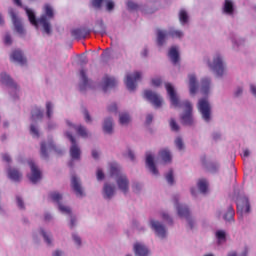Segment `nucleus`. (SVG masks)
Instances as JSON below:
<instances>
[{
	"label": "nucleus",
	"instance_id": "obj_1",
	"mask_svg": "<svg viewBox=\"0 0 256 256\" xmlns=\"http://www.w3.org/2000/svg\"><path fill=\"white\" fill-rule=\"evenodd\" d=\"M110 174L112 177L116 176V183L120 191L127 194L129 192V179L127 178V175L121 173V170L116 166H111Z\"/></svg>",
	"mask_w": 256,
	"mask_h": 256
},
{
	"label": "nucleus",
	"instance_id": "obj_2",
	"mask_svg": "<svg viewBox=\"0 0 256 256\" xmlns=\"http://www.w3.org/2000/svg\"><path fill=\"white\" fill-rule=\"evenodd\" d=\"M167 35L172 37V39H181V37H183V32L181 30L170 29L167 33L165 30L158 29L156 41L159 47H163V45H165V39H167Z\"/></svg>",
	"mask_w": 256,
	"mask_h": 256
},
{
	"label": "nucleus",
	"instance_id": "obj_3",
	"mask_svg": "<svg viewBox=\"0 0 256 256\" xmlns=\"http://www.w3.org/2000/svg\"><path fill=\"white\" fill-rule=\"evenodd\" d=\"M44 13H45V15H42L38 21H39L40 25H42L45 33H47V35H50L51 23H49V19H53V17H54L53 7H51L49 4H45L44 5Z\"/></svg>",
	"mask_w": 256,
	"mask_h": 256
},
{
	"label": "nucleus",
	"instance_id": "obj_4",
	"mask_svg": "<svg viewBox=\"0 0 256 256\" xmlns=\"http://www.w3.org/2000/svg\"><path fill=\"white\" fill-rule=\"evenodd\" d=\"M198 111L206 123L211 121V104H209L207 98H202L198 101Z\"/></svg>",
	"mask_w": 256,
	"mask_h": 256
},
{
	"label": "nucleus",
	"instance_id": "obj_5",
	"mask_svg": "<svg viewBox=\"0 0 256 256\" xmlns=\"http://www.w3.org/2000/svg\"><path fill=\"white\" fill-rule=\"evenodd\" d=\"M182 105L184 107V114L181 117L182 123L184 125H193V105L187 100Z\"/></svg>",
	"mask_w": 256,
	"mask_h": 256
},
{
	"label": "nucleus",
	"instance_id": "obj_6",
	"mask_svg": "<svg viewBox=\"0 0 256 256\" xmlns=\"http://www.w3.org/2000/svg\"><path fill=\"white\" fill-rule=\"evenodd\" d=\"M175 206L179 217L184 218L188 221L190 229H193V220H191V212L189 208L183 204H179L175 198Z\"/></svg>",
	"mask_w": 256,
	"mask_h": 256
},
{
	"label": "nucleus",
	"instance_id": "obj_7",
	"mask_svg": "<svg viewBox=\"0 0 256 256\" xmlns=\"http://www.w3.org/2000/svg\"><path fill=\"white\" fill-rule=\"evenodd\" d=\"M141 81V72H135L134 75L127 74L124 81L128 91H135L137 89V82Z\"/></svg>",
	"mask_w": 256,
	"mask_h": 256
},
{
	"label": "nucleus",
	"instance_id": "obj_8",
	"mask_svg": "<svg viewBox=\"0 0 256 256\" xmlns=\"http://www.w3.org/2000/svg\"><path fill=\"white\" fill-rule=\"evenodd\" d=\"M66 137H68L69 141L72 143L70 148V156L72 159H81V149L77 145V141L75 137H73L72 133L67 132Z\"/></svg>",
	"mask_w": 256,
	"mask_h": 256
},
{
	"label": "nucleus",
	"instance_id": "obj_9",
	"mask_svg": "<svg viewBox=\"0 0 256 256\" xmlns=\"http://www.w3.org/2000/svg\"><path fill=\"white\" fill-rule=\"evenodd\" d=\"M209 67L213 70L216 71V74L218 77L223 76V73H225V65L223 64V59L221 56L217 55L212 64H209Z\"/></svg>",
	"mask_w": 256,
	"mask_h": 256
},
{
	"label": "nucleus",
	"instance_id": "obj_10",
	"mask_svg": "<svg viewBox=\"0 0 256 256\" xmlns=\"http://www.w3.org/2000/svg\"><path fill=\"white\" fill-rule=\"evenodd\" d=\"M50 198L54 203H58L59 211L61 213H65L66 215H71V208L64 206L61 204V199H63V195L59 194L58 192L50 193Z\"/></svg>",
	"mask_w": 256,
	"mask_h": 256
},
{
	"label": "nucleus",
	"instance_id": "obj_11",
	"mask_svg": "<svg viewBox=\"0 0 256 256\" xmlns=\"http://www.w3.org/2000/svg\"><path fill=\"white\" fill-rule=\"evenodd\" d=\"M144 97H145V99L150 101V103H152V105H154V107H161V105L163 103L161 96H159L157 93H155L151 90H145Z\"/></svg>",
	"mask_w": 256,
	"mask_h": 256
},
{
	"label": "nucleus",
	"instance_id": "obj_12",
	"mask_svg": "<svg viewBox=\"0 0 256 256\" xmlns=\"http://www.w3.org/2000/svg\"><path fill=\"white\" fill-rule=\"evenodd\" d=\"M9 15L12 19V23L17 33H19L20 35H23V33H25V29H23V24L21 23V19H19V17L17 16V13H15V10H13V8L9 9Z\"/></svg>",
	"mask_w": 256,
	"mask_h": 256
},
{
	"label": "nucleus",
	"instance_id": "obj_13",
	"mask_svg": "<svg viewBox=\"0 0 256 256\" xmlns=\"http://www.w3.org/2000/svg\"><path fill=\"white\" fill-rule=\"evenodd\" d=\"M47 149L50 151H56L57 152V146L53 143V140H50L47 142H42L40 145V155L42 159H47L49 157V154L47 153Z\"/></svg>",
	"mask_w": 256,
	"mask_h": 256
},
{
	"label": "nucleus",
	"instance_id": "obj_14",
	"mask_svg": "<svg viewBox=\"0 0 256 256\" xmlns=\"http://www.w3.org/2000/svg\"><path fill=\"white\" fill-rule=\"evenodd\" d=\"M167 93L170 97V101L174 107H181V103L179 102V97H177V93L175 92V88H173V85L171 83L165 84Z\"/></svg>",
	"mask_w": 256,
	"mask_h": 256
},
{
	"label": "nucleus",
	"instance_id": "obj_15",
	"mask_svg": "<svg viewBox=\"0 0 256 256\" xmlns=\"http://www.w3.org/2000/svg\"><path fill=\"white\" fill-rule=\"evenodd\" d=\"M29 166L31 169V175L29 176V180L31 183H37L41 179V170L35 165V162L29 161Z\"/></svg>",
	"mask_w": 256,
	"mask_h": 256
},
{
	"label": "nucleus",
	"instance_id": "obj_16",
	"mask_svg": "<svg viewBox=\"0 0 256 256\" xmlns=\"http://www.w3.org/2000/svg\"><path fill=\"white\" fill-rule=\"evenodd\" d=\"M152 229L155 231L156 235L158 237H161L162 239H165L167 235V230L165 229V226H163L159 221L151 220L150 222Z\"/></svg>",
	"mask_w": 256,
	"mask_h": 256
},
{
	"label": "nucleus",
	"instance_id": "obj_17",
	"mask_svg": "<svg viewBox=\"0 0 256 256\" xmlns=\"http://www.w3.org/2000/svg\"><path fill=\"white\" fill-rule=\"evenodd\" d=\"M0 83L9 87L11 91H17L19 89L17 84L13 82V79L11 76L7 75V73H2L0 75Z\"/></svg>",
	"mask_w": 256,
	"mask_h": 256
},
{
	"label": "nucleus",
	"instance_id": "obj_18",
	"mask_svg": "<svg viewBox=\"0 0 256 256\" xmlns=\"http://www.w3.org/2000/svg\"><path fill=\"white\" fill-rule=\"evenodd\" d=\"M11 61L19 63V65H25L27 63V58L23 56V52L20 50H14L10 56Z\"/></svg>",
	"mask_w": 256,
	"mask_h": 256
},
{
	"label": "nucleus",
	"instance_id": "obj_19",
	"mask_svg": "<svg viewBox=\"0 0 256 256\" xmlns=\"http://www.w3.org/2000/svg\"><path fill=\"white\" fill-rule=\"evenodd\" d=\"M71 187L78 197H83V188L81 187V183L79 182V178H77V176H72Z\"/></svg>",
	"mask_w": 256,
	"mask_h": 256
},
{
	"label": "nucleus",
	"instance_id": "obj_20",
	"mask_svg": "<svg viewBox=\"0 0 256 256\" xmlns=\"http://www.w3.org/2000/svg\"><path fill=\"white\" fill-rule=\"evenodd\" d=\"M89 33H91V31L87 28H76L71 31V35L74 39H85Z\"/></svg>",
	"mask_w": 256,
	"mask_h": 256
},
{
	"label": "nucleus",
	"instance_id": "obj_21",
	"mask_svg": "<svg viewBox=\"0 0 256 256\" xmlns=\"http://www.w3.org/2000/svg\"><path fill=\"white\" fill-rule=\"evenodd\" d=\"M117 85V80L113 77H109L108 75L104 76L102 80V89L104 92L107 91V89H111Z\"/></svg>",
	"mask_w": 256,
	"mask_h": 256
},
{
	"label": "nucleus",
	"instance_id": "obj_22",
	"mask_svg": "<svg viewBox=\"0 0 256 256\" xmlns=\"http://www.w3.org/2000/svg\"><path fill=\"white\" fill-rule=\"evenodd\" d=\"M146 167H148L149 171H151L153 175H159V170H157V167L155 166L153 155L150 153L146 154Z\"/></svg>",
	"mask_w": 256,
	"mask_h": 256
},
{
	"label": "nucleus",
	"instance_id": "obj_23",
	"mask_svg": "<svg viewBox=\"0 0 256 256\" xmlns=\"http://www.w3.org/2000/svg\"><path fill=\"white\" fill-rule=\"evenodd\" d=\"M134 253L137 256H147L149 255V249H147V246L141 243H136L134 245Z\"/></svg>",
	"mask_w": 256,
	"mask_h": 256
},
{
	"label": "nucleus",
	"instance_id": "obj_24",
	"mask_svg": "<svg viewBox=\"0 0 256 256\" xmlns=\"http://www.w3.org/2000/svg\"><path fill=\"white\" fill-rule=\"evenodd\" d=\"M188 77L190 94L195 95V93H197V89H199V84H197V77L194 74H190Z\"/></svg>",
	"mask_w": 256,
	"mask_h": 256
},
{
	"label": "nucleus",
	"instance_id": "obj_25",
	"mask_svg": "<svg viewBox=\"0 0 256 256\" xmlns=\"http://www.w3.org/2000/svg\"><path fill=\"white\" fill-rule=\"evenodd\" d=\"M115 195V185L105 184L103 188L104 199H111Z\"/></svg>",
	"mask_w": 256,
	"mask_h": 256
},
{
	"label": "nucleus",
	"instance_id": "obj_26",
	"mask_svg": "<svg viewBox=\"0 0 256 256\" xmlns=\"http://www.w3.org/2000/svg\"><path fill=\"white\" fill-rule=\"evenodd\" d=\"M168 57L171 59L174 65H177V63H179V51L177 50V47L173 46L170 48L168 52Z\"/></svg>",
	"mask_w": 256,
	"mask_h": 256
},
{
	"label": "nucleus",
	"instance_id": "obj_27",
	"mask_svg": "<svg viewBox=\"0 0 256 256\" xmlns=\"http://www.w3.org/2000/svg\"><path fill=\"white\" fill-rule=\"evenodd\" d=\"M209 89H211V79L203 78L201 80V93L203 95H208L209 94Z\"/></svg>",
	"mask_w": 256,
	"mask_h": 256
},
{
	"label": "nucleus",
	"instance_id": "obj_28",
	"mask_svg": "<svg viewBox=\"0 0 256 256\" xmlns=\"http://www.w3.org/2000/svg\"><path fill=\"white\" fill-rule=\"evenodd\" d=\"M31 119L32 121H41L43 119V110L35 106L31 111Z\"/></svg>",
	"mask_w": 256,
	"mask_h": 256
},
{
	"label": "nucleus",
	"instance_id": "obj_29",
	"mask_svg": "<svg viewBox=\"0 0 256 256\" xmlns=\"http://www.w3.org/2000/svg\"><path fill=\"white\" fill-rule=\"evenodd\" d=\"M234 11H235V7L233 6V1L225 0L224 6H223V12L226 15H233Z\"/></svg>",
	"mask_w": 256,
	"mask_h": 256
},
{
	"label": "nucleus",
	"instance_id": "obj_30",
	"mask_svg": "<svg viewBox=\"0 0 256 256\" xmlns=\"http://www.w3.org/2000/svg\"><path fill=\"white\" fill-rule=\"evenodd\" d=\"M103 131L108 135H111V133H113V119L107 118L104 120Z\"/></svg>",
	"mask_w": 256,
	"mask_h": 256
},
{
	"label": "nucleus",
	"instance_id": "obj_31",
	"mask_svg": "<svg viewBox=\"0 0 256 256\" xmlns=\"http://www.w3.org/2000/svg\"><path fill=\"white\" fill-rule=\"evenodd\" d=\"M8 177L12 181H21L22 175L19 173V170L9 168L8 169Z\"/></svg>",
	"mask_w": 256,
	"mask_h": 256
},
{
	"label": "nucleus",
	"instance_id": "obj_32",
	"mask_svg": "<svg viewBox=\"0 0 256 256\" xmlns=\"http://www.w3.org/2000/svg\"><path fill=\"white\" fill-rule=\"evenodd\" d=\"M67 125L75 129V131H77L78 135H80L81 137H87V129L85 127L81 125L80 126L73 125L69 121H67Z\"/></svg>",
	"mask_w": 256,
	"mask_h": 256
},
{
	"label": "nucleus",
	"instance_id": "obj_33",
	"mask_svg": "<svg viewBox=\"0 0 256 256\" xmlns=\"http://www.w3.org/2000/svg\"><path fill=\"white\" fill-rule=\"evenodd\" d=\"M179 21L181 25H186V23H189V14L187 13V10L181 9L178 14Z\"/></svg>",
	"mask_w": 256,
	"mask_h": 256
},
{
	"label": "nucleus",
	"instance_id": "obj_34",
	"mask_svg": "<svg viewBox=\"0 0 256 256\" xmlns=\"http://www.w3.org/2000/svg\"><path fill=\"white\" fill-rule=\"evenodd\" d=\"M26 13L28 15V19L31 23V25H34V27H39V20L37 21V18L35 17V12L29 9H26Z\"/></svg>",
	"mask_w": 256,
	"mask_h": 256
},
{
	"label": "nucleus",
	"instance_id": "obj_35",
	"mask_svg": "<svg viewBox=\"0 0 256 256\" xmlns=\"http://www.w3.org/2000/svg\"><path fill=\"white\" fill-rule=\"evenodd\" d=\"M119 123L120 125H129V123H131V116L129 115V113H121L119 115Z\"/></svg>",
	"mask_w": 256,
	"mask_h": 256
},
{
	"label": "nucleus",
	"instance_id": "obj_36",
	"mask_svg": "<svg viewBox=\"0 0 256 256\" xmlns=\"http://www.w3.org/2000/svg\"><path fill=\"white\" fill-rule=\"evenodd\" d=\"M80 78L82 81V84L80 85V89L81 91H83V89H85V87H87L89 83V78H87V72H85L84 69L80 70Z\"/></svg>",
	"mask_w": 256,
	"mask_h": 256
},
{
	"label": "nucleus",
	"instance_id": "obj_37",
	"mask_svg": "<svg viewBox=\"0 0 256 256\" xmlns=\"http://www.w3.org/2000/svg\"><path fill=\"white\" fill-rule=\"evenodd\" d=\"M159 155L164 163H171V152L168 149L161 150Z\"/></svg>",
	"mask_w": 256,
	"mask_h": 256
},
{
	"label": "nucleus",
	"instance_id": "obj_38",
	"mask_svg": "<svg viewBox=\"0 0 256 256\" xmlns=\"http://www.w3.org/2000/svg\"><path fill=\"white\" fill-rule=\"evenodd\" d=\"M235 217V210L233 206H229L227 212L224 214V221H233Z\"/></svg>",
	"mask_w": 256,
	"mask_h": 256
},
{
	"label": "nucleus",
	"instance_id": "obj_39",
	"mask_svg": "<svg viewBox=\"0 0 256 256\" xmlns=\"http://www.w3.org/2000/svg\"><path fill=\"white\" fill-rule=\"evenodd\" d=\"M216 238L218 240L219 245H221V243H225V241H227V234L223 230H218L216 232Z\"/></svg>",
	"mask_w": 256,
	"mask_h": 256
},
{
	"label": "nucleus",
	"instance_id": "obj_40",
	"mask_svg": "<svg viewBox=\"0 0 256 256\" xmlns=\"http://www.w3.org/2000/svg\"><path fill=\"white\" fill-rule=\"evenodd\" d=\"M208 187L207 180L201 179L198 181V189L201 193H207Z\"/></svg>",
	"mask_w": 256,
	"mask_h": 256
},
{
	"label": "nucleus",
	"instance_id": "obj_41",
	"mask_svg": "<svg viewBox=\"0 0 256 256\" xmlns=\"http://www.w3.org/2000/svg\"><path fill=\"white\" fill-rule=\"evenodd\" d=\"M46 115L48 119H51L53 116V104L51 102L46 103Z\"/></svg>",
	"mask_w": 256,
	"mask_h": 256
},
{
	"label": "nucleus",
	"instance_id": "obj_42",
	"mask_svg": "<svg viewBox=\"0 0 256 256\" xmlns=\"http://www.w3.org/2000/svg\"><path fill=\"white\" fill-rule=\"evenodd\" d=\"M166 181L169 185H173L175 183V179L173 178V169H170L166 174Z\"/></svg>",
	"mask_w": 256,
	"mask_h": 256
},
{
	"label": "nucleus",
	"instance_id": "obj_43",
	"mask_svg": "<svg viewBox=\"0 0 256 256\" xmlns=\"http://www.w3.org/2000/svg\"><path fill=\"white\" fill-rule=\"evenodd\" d=\"M242 211L244 213H251V204H249V199H244V205L242 206Z\"/></svg>",
	"mask_w": 256,
	"mask_h": 256
},
{
	"label": "nucleus",
	"instance_id": "obj_44",
	"mask_svg": "<svg viewBox=\"0 0 256 256\" xmlns=\"http://www.w3.org/2000/svg\"><path fill=\"white\" fill-rule=\"evenodd\" d=\"M169 125H170L171 131H176V132L179 131V124H177V121H175L174 118L170 119Z\"/></svg>",
	"mask_w": 256,
	"mask_h": 256
},
{
	"label": "nucleus",
	"instance_id": "obj_45",
	"mask_svg": "<svg viewBox=\"0 0 256 256\" xmlns=\"http://www.w3.org/2000/svg\"><path fill=\"white\" fill-rule=\"evenodd\" d=\"M175 145L179 149V151H182V149H185V144H183V139L180 137L176 138Z\"/></svg>",
	"mask_w": 256,
	"mask_h": 256
},
{
	"label": "nucleus",
	"instance_id": "obj_46",
	"mask_svg": "<svg viewBox=\"0 0 256 256\" xmlns=\"http://www.w3.org/2000/svg\"><path fill=\"white\" fill-rule=\"evenodd\" d=\"M30 133L33 137L39 138V130L37 129V127L35 125L30 126Z\"/></svg>",
	"mask_w": 256,
	"mask_h": 256
},
{
	"label": "nucleus",
	"instance_id": "obj_47",
	"mask_svg": "<svg viewBox=\"0 0 256 256\" xmlns=\"http://www.w3.org/2000/svg\"><path fill=\"white\" fill-rule=\"evenodd\" d=\"M127 7L129 11H137L139 9V5L135 4V2H128Z\"/></svg>",
	"mask_w": 256,
	"mask_h": 256
},
{
	"label": "nucleus",
	"instance_id": "obj_48",
	"mask_svg": "<svg viewBox=\"0 0 256 256\" xmlns=\"http://www.w3.org/2000/svg\"><path fill=\"white\" fill-rule=\"evenodd\" d=\"M41 234H42V237H44V240L46 241V243L48 245H51V238L49 237V235H47V232H45L44 230H41Z\"/></svg>",
	"mask_w": 256,
	"mask_h": 256
},
{
	"label": "nucleus",
	"instance_id": "obj_49",
	"mask_svg": "<svg viewBox=\"0 0 256 256\" xmlns=\"http://www.w3.org/2000/svg\"><path fill=\"white\" fill-rule=\"evenodd\" d=\"M84 119L86 121V123H91L92 119H91V115L89 114V111H87V109H84Z\"/></svg>",
	"mask_w": 256,
	"mask_h": 256
},
{
	"label": "nucleus",
	"instance_id": "obj_50",
	"mask_svg": "<svg viewBox=\"0 0 256 256\" xmlns=\"http://www.w3.org/2000/svg\"><path fill=\"white\" fill-rule=\"evenodd\" d=\"M161 83H163L161 78H154V79H152V85L154 87H159L161 85Z\"/></svg>",
	"mask_w": 256,
	"mask_h": 256
},
{
	"label": "nucleus",
	"instance_id": "obj_51",
	"mask_svg": "<svg viewBox=\"0 0 256 256\" xmlns=\"http://www.w3.org/2000/svg\"><path fill=\"white\" fill-rule=\"evenodd\" d=\"M97 179L98 181H103V179H105V174L103 173V170L101 169L97 170Z\"/></svg>",
	"mask_w": 256,
	"mask_h": 256
},
{
	"label": "nucleus",
	"instance_id": "obj_52",
	"mask_svg": "<svg viewBox=\"0 0 256 256\" xmlns=\"http://www.w3.org/2000/svg\"><path fill=\"white\" fill-rule=\"evenodd\" d=\"M162 219L170 224H173V219H171V217H169V214L167 213H162Z\"/></svg>",
	"mask_w": 256,
	"mask_h": 256
},
{
	"label": "nucleus",
	"instance_id": "obj_53",
	"mask_svg": "<svg viewBox=\"0 0 256 256\" xmlns=\"http://www.w3.org/2000/svg\"><path fill=\"white\" fill-rule=\"evenodd\" d=\"M16 200H17V205H18V207L20 208V209H25V204L23 203V199H21V197H17L16 198Z\"/></svg>",
	"mask_w": 256,
	"mask_h": 256
},
{
	"label": "nucleus",
	"instance_id": "obj_54",
	"mask_svg": "<svg viewBox=\"0 0 256 256\" xmlns=\"http://www.w3.org/2000/svg\"><path fill=\"white\" fill-rule=\"evenodd\" d=\"M4 43H5V45H11V43H13V41L11 40V35H9V34L5 35Z\"/></svg>",
	"mask_w": 256,
	"mask_h": 256
},
{
	"label": "nucleus",
	"instance_id": "obj_55",
	"mask_svg": "<svg viewBox=\"0 0 256 256\" xmlns=\"http://www.w3.org/2000/svg\"><path fill=\"white\" fill-rule=\"evenodd\" d=\"M109 113H117V104L113 103L108 107Z\"/></svg>",
	"mask_w": 256,
	"mask_h": 256
},
{
	"label": "nucleus",
	"instance_id": "obj_56",
	"mask_svg": "<svg viewBox=\"0 0 256 256\" xmlns=\"http://www.w3.org/2000/svg\"><path fill=\"white\" fill-rule=\"evenodd\" d=\"M106 7L107 11H113V9L115 8V3H113V1H108Z\"/></svg>",
	"mask_w": 256,
	"mask_h": 256
},
{
	"label": "nucleus",
	"instance_id": "obj_57",
	"mask_svg": "<svg viewBox=\"0 0 256 256\" xmlns=\"http://www.w3.org/2000/svg\"><path fill=\"white\" fill-rule=\"evenodd\" d=\"M72 237H73L76 245L81 246V238L79 236H77V234H73Z\"/></svg>",
	"mask_w": 256,
	"mask_h": 256
},
{
	"label": "nucleus",
	"instance_id": "obj_58",
	"mask_svg": "<svg viewBox=\"0 0 256 256\" xmlns=\"http://www.w3.org/2000/svg\"><path fill=\"white\" fill-rule=\"evenodd\" d=\"M2 159H3V161H5L6 163H11V156H9V154H3V155H2Z\"/></svg>",
	"mask_w": 256,
	"mask_h": 256
},
{
	"label": "nucleus",
	"instance_id": "obj_59",
	"mask_svg": "<svg viewBox=\"0 0 256 256\" xmlns=\"http://www.w3.org/2000/svg\"><path fill=\"white\" fill-rule=\"evenodd\" d=\"M152 122H153V116L151 114H148L146 116V124L151 125Z\"/></svg>",
	"mask_w": 256,
	"mask_h": 256
},
{
	"label": "nucleus",
	"instance_id": "obj_60",
	"mask_svg": "<svg viewBox=\"0 0 256 256\" xmlns=\"http://www.w3.org/2000/svg\"><path fill=\"white\" fill-rule=\"evenodd\" d=\"M103 3V0H93V6L94 7H101V4Z\"/></svg>",
	"mask_w": 256,
	"mask_h": 256
},
{
	"label": "nucleus",
	"instance_id": "obj_61",
	"mask_svg": "<svg viewBox=\"0 0 256 256\" xmlns=\"http://www.w3.org/2000/svg\"><path fill=\"white\" fill-rule=\"evenodd\" d=\"M92 157H93V159H99V152H97V150H93Z\"/></svg>",
	"mask_w": 256,
	"mask_h": 256
},
{
	"label": "nucleus",
	"instance_id": "obj_62",
	"mask_svg": "<svg viewBox=\"0 0 256 256\" xmlns=\"http://www.w3.org/2000/svg\"><path fill=\"white\" fill-rule=\"evenodd\" d=\"M99 25H100V27L102 29L101 33H105V23L103 22V20H100Z\"/></svg>",
	"mask_w": 256,
	"mask_h": 256
},
{
	"label": "nucleus",
	"instance_id": "obj_63",
	"mask_svg": "<svg viewBox=\"0 0 256 256\" xmlns=\"http://www.w3.org/2000/svg\"><path fill=\"white\" fill-rule=\"evenodd\" d=\"M250 91L252 94H254L256 96V86L255 85H253V84L250 85Z\"/></svg>",
	"mask_w": 256,
	"mask_h": 256
},
{
	"label": "nucleus",
	"instance_id": "obj_64",
	"mask_svg": "<svg viewBox=\"0 0 256 256\" xmlns=\"http://www.w3.org/2000/svg\"><path fill=\"white\" fill-rule=\"evenodd\" d=\"M53 256H63V252L62 251H59V250H56L53 254Z\"/></svg>",
	"mask_w": 256,
	"mask_h": 256
}]
</instances>
